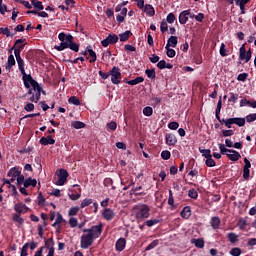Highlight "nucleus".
Segmentation results:
<instances>
[{
	"instance_id": "nucleus-1",
	"label": "nucleus",
	"mask_w": 256,
	"mask_h": 256,
	"mask_svg": "<svg viewBox=\"0 0 256 256\" xmlns=\"http://www.w3.org/2000/svg\"><path fill=\"white\" fill-rule=\"evenodd\" d=\"M103 231V224L92 226L90 229H84L81 236L80 245L82 249H89L95 239L101 237Z\"/></svg>"
},
{
	"instance_id": "nucleus-2",
	"label": "nucleus",
	"mask_w": 256,
	"mask_h": 256,
	"mask_svg": "<svg viewBox=\"0 0 256 256\" xmlns=\"http://www.w3.org/2000/svg\"><path fill=\"white\" fill-rule=\"evenodd\" d=\"M59 41H61L60 45L54 46L56 51H65V49H71L75 53H79V44L73 42V35L65 34V32H61L58 35Z\"/></svg>"
},
{
	"instance_id": "nucleus-3",
	"label": "nucleus",
	"mask_w": 256,
	"mask_h": 256,
	"mask_svg": "<svg viewBox=\"0 0 256 256\" xmlns=\"http://www.w3.org/2000/svg\"><path fill=\"white\" fill-rule=\"evenodd\" d=\"M53 245L54 242L52 238L46 240L45 246L40 247V249L35 252L34 256H43V251L45 250V247L48 249L47 256H55V248L53 247Z\"/></svg>"
},
{
	"instance_id": "nucleus-4",
	"label": "nucleus",
	"mask_w": 256,
	"mask_h": 256,
	"mask_svg": "<svg viewBox=\"0 0 256 256\" xmlns=\"http://www.w3.org/2000/svg\"><path fill=\"white\" fill-rule=\"evenodd\" d=\"M23 77V82H24V86L26 87V89H34L37 88V86L39 85V83H37V81H35L33 79V77H31V75H27V73L22 74Z\"/></svg>"
},
{
	"instance_id": "nucleus-5",
	"label": "nucleus",
	"mask_w": 256,
	"mask_h": 256,
	"mask_svg": "<svg viewBox=\"0 0 256 256\" xmlns=\"http://www.w3.org/2000/svg\"><path fill=\"white\" fill-rule=\"evenodd\" d=\"M110 75H111V82L113 83V85H119V83H121V70L117 67H113L112 70L110 71Z\"/></svg>"
},
{
	"instance_id": "nucleus-6",
	"label": "nucleus",
	"mask_w": 256,
	"mask_h": 256,
	"mask_svg": "<svg viewBox=\"0 0 256 256\" xmlns=\"http://www.w3.org/2000/svg\"><path fill=\"white\" fill-rule=\"evenodd\" d=\"M138 211L136 212L137 219H148L149 217V206L140 205L137 207Z\"/></svg>"
},
{
	"instance_id": "nucleus-7",
	"label": "nucleus",
	"mask_w": 256,
	"mask_h": 256,
	"mask_svg": "<svg viewBox=\"0 0 256 256\" xmlns=\"http://www.w3.org/2000/svg\"><path fill=\"white\" fill-rule=\"evenodd\" d=\"M23 43H25L23 39L16 40L14 46L10 49V53L14 50V55H17V53L21 55V52L25 49V44Z\"/></svg>"
},
{
	"instance_id": "nucleus-8",
	"label": "nucleus",
	"mask_w": 256,
	"mask_h": 256,
	"mask_svg": "<svg viewBox=\"0 0 256 256\" xmlns=\"http://www.w3.org/2000/svg\"><path fill=\"white\" fill-rule=\"evenodd\" d=\"M119 41V36L116 34H110L107 38L101 41L102 47H109V45H113Z\"/></svg>"
},
{
	"instance_id": "nucleus-9",
	"label": "nucleus",
	"mask_w": 256,
	"mask_h": 256,
	"mask_svg": "<svg viewBox=\"0 0 256 256\" xmlns=\"http://www.w3.org/2000/svg\"><path fill=\"white\" fill-rule=\"evenodd\" d=\"M67 177H69V173L65 169H60L58 173V180L56 181V185L63 186L67 183Z\"/></svg>"
},
{
	"instance_id": "nucleus-10",
	"label": "nucleus",
	"mask_w": 256,
	"mask_h": 256,
	"mask_svg": "<svg viewBox=\"0 0 256 256\" xmlns=\"http://www.w3.org/2000/svg\"><path fill=\"white\" fill-rule=\"evenodd\" d=\"M240 59L241 61H245V63H249L251 61V49L246 52L245 45H242L240 47Z\"/></svg>"
},
{
	"instance_id": "nucleus-11",
	"label": "nucleus",
	"mask_w": 256,
	"mask_h": 256,
	"mask_svg": "<svg viewBox=\"0 0 256 256\" xmlns=\"http://www.w3.org/2000/svg\"><path fill=\"white\" fill-rule=\"evenodd\" d=\"M16 61L18 63V69L22 75H25V62L23 61V58H21V55H19V52H16Z\"/></svg>"
},
{
	"instance_id": "nucleus-12",
	"label": "nucleus",
	"mask_w": 256,
	"mask_h": 256,
	"mask_svg": "<svg viewBox=\"0 0 256 256\" xmlns=\"http://www.w3.org/2000/svg\"><path fill=\"white\" fill-rule=\"evenodd\" d=\"M228 159L230 161H239V159H241V154L235 150H231L228 151L227 155Z\"/></svg>"
},
{
	"instance_id": "nucleus-13",
	"label": "nucleus",
	"mask_w": 256,
	"mask_h": 256,
	"mask_svg": "<svg viewBox=\"0 0 256 256\" xmlns=\"http://www.w3.org/2000/svg\"><path fill=\"white\" fill-rule=\"evenodd\" d=\"M14 210L16 213H27V211H29V207L23 203H17L14 205Z\"/></svg>"
},
{
	"instance_id": "nucleus-14",
	"label": "nucleus",
	"mask_w": 256,
	"mask_h": 256,
	"mask_svg": "<svg viewBox=\"0 0 256 256\" xmlns=\"http://www.w3.org/2000/svg\"><path fill=\"white\" fill-rule=\"evenodd\" d=\"M102 215L106 221H111L115 217V212L109 208H105Z\"/></svg>"
},
{
	"instance_id": "nucleus-15",
	"label": "nucleus",
	"mask_w": 256,
	"mask_h": 256,
	"mask_svg": "<svg viewBox=\"0 0 256 256\" xmlns=\"http://www.w3.org/2000/svg\"><path fill=\"white\" fill-rule=\"evenodd\" d=\"M187 15H189V10H184L180 13L179 23L181 25H185V23H187V21H189V17Z\"/></svg>"
},
{
	"instance_id": "nucleus-16",
	"label": "nucleus",
	"mask_w": 256,
	"mask_h": 256,
	"mask_svg": "<svg viewBox=\"0 0 256 256\" xmlns=\"http://www.w3.org/2000/svg\"><path fill=\"white\" fill-rule=\"evenodd\" d=\"M125 245H127V240L125 238H120L116 242V251H123L125 249Z\"/></svg>"
},
{
	"instance_id": "nucleus-17",
	"label": "nucleus",
	"mask_w": 256,
	"mask_h": 256,
	"mask_svg": "<svg viewBox=\"0 0 256 256\" xmlns=\"http://www.w3.org/2000/svg\"><path fill=\"white\" fill-rule=\"evenodd\" d=\"M40 145H55V139H53L51 136L48 137H42L39 140Z\"/></svg>"
},
{
	"instance_id": "nucleus-18",
	"label": "nucleus",
	"mask_w": 256,
	"mask_h": 256,
	"mask_svg": "<svg viewBox=\"0 0 256 256\" xmlns=\"http://www.w3.org/2000/svg\"><path fill=\"white\" fill-rule=\"evenodd\" d=\"M165 139L169 146H173L177 143V137L175 134H166Z\"/></svg>"
},
{
	"instance_id": "nucleus-19",
	"label": "nucleus",
	"mask_w": 256,
	"mask_h": 256,
	"mask_svg": "<svg viewBox=\"0 0 256 256\" xmlns=\"http://www.w3.org/2000/svg\"><path fill=\"white\" fill-rule=\"evenodd\" d=\"M142 11L146 13V15H149V17H153V15H155V8H153L151 4H146Z\"/></svg>"
},
{
	"instance_id": "nucleus-20",
	"label": "nucleus",
	"mask_w": 256,
	"mask_h": 256,
	"mask_svg": "<svg viewBox=\"0 0 256 256\" xmlns=\"http://www.w3.org/2000/svg\"><path fill=\"white\" fill-rule=\"evenodd\" d=\"M191 244L195 245V247H197V249H203V247H205V240H203L201 238L192 239Z\"/></svg>"
},
{
	"instance_id": "nucleus-21",
	"label": "nucleus",
	"mask_w": 256,
	"mask_h": 256,
	"mask_svg": "<svg viewBox=\"0 0 256 256\" xmlns=\"http://www.w3.org/2000/svg\"><path fill=\"white\" fill-rule=\"evenodd\" d=\"M177 43H178V41H177V36H171V37L168 39V42H167V44H166L165 49H169V47L175 48V47H177Z\"/></svg>"
},
{
	"instance_id": "nucleus-22",
	"label": "nucleus",
	"mask_w": 256,
	"mask_h": 256,
	"mask_svg": "<svg viewBox=\"0 0 256 256\" xmlns=\"http://www.w3.org/2000/svg\"><path fill=\"white\" fill-rule=\"evenodd\" d=\"M32 91L35 92L34 97L39 101L41 99V93L45 95V91H43V88L38 84L36 88H32Z\"/></svg>"
},
{
	"instance_id": "nucleus-23",
	"label": "nucleus",
	"mask_w": 256,
	"mask_h": 256,
	"mask_svg": "<svg viewBox=\"0 0 256 256\" xmlns=\"http://www.w3.org/2000/svg\"><path fill=\"white\" fill-rule=\"evenodd\" d=\"M210 224L213 229H219V225H221V219L217 216H214L211 218Z\"/></svg>"
},
{
	"instance_id": "nucleus-24",
	"label": "nucleus",
	"mask_w": 256,
	"mask_h": 256,
	"mask_svg": "<svg viewBox=\"0 0 256 256\" xmlns=\"http://www.w3.org/2000/svg\"><path fill=\"white\" fill-rule=\"evenodd\" d=\"M87 51L90 57L89 62L90 63H95V61H97V54L95 53V51H93V49L91 48V46L87 47Z\"/></svg>"
},
{
	"instance_id": "nucleus-25",
	"label": "nucleus",
	"mask_w": 256,
	"mask_h": 256,
	"mask_svg": "<svg viewBox=\"0 0 256 256\" xmlns=\"http://www.w3.org/2000/svg\"><path fill=\"white\" fill-rule=\"evenodd\" d=\"M24 187H37V180L33 178H27L24 180Z\"/></svg>"
},
{
	"instance_id": "nucleus-26",
	"label": "nucleus",
	"mask_w": 256,
	"mask_h": 256,
	"mask_svg": "<svg viewBox=\"0 0 256 256\" xmlns=\"http://www.w3.org/2000/svg\"><path fill=\"white\" fill-rule=\"evenodd\" d=\"M145 81V78L141 77V76H138L136 77L135 79L133 80H128L126 81V83L128 85H139V83H143Z\"/></svg>"
},
{
	"instance_id": "nucleus-27",
	"label": "nucleus",
	"mask_w": 256,
	"mask_h": 256,
	"mask_svg": "<svg viewBox=\"0 0 256 256\" xmlns=\"http://www.w3.org/2000/svg\"><path fill=\"white\" fill-rule=\"evenodd\" d=\"M20 174H21V170H19V168H17V167L11 168L8 171V177H15V178H17Z\"/></svg>"
},
{
	"instance_id": "nucleus-28",
	"label": "nucleus",
	"mask_w": 256,
	"mask_h": 256,
	"mask_svg": "<svg viewBox=\"0 0 256 256\" xmlns=\"http://www.w3.org/2000/svg\"><path fill=\"white\" fill-rule=\"evenodd\" d=\"M181 217H183V219H189V217H191V208L188 206L184 207L181 211Z\"/></svg>"
},
{
	"instance_id": "nucleus-29",
	"label": "nucleus",
	"mask_w": 256,
	"mask_h": 256,
	"mask_svg": "<svg viewBox=\"0 0 256 256\" xmlns=\"http://www.w3.org/2000/svg\"><path fill=\"white\" fill-rule=\"evenodd\" d=\"M237 226L239 227V229L241 231H245L247 229V219L240 218L238 223H237Z\"/></svg>"
},
{
	"instance_id": "nucleus-30",
	"label": "nucleus",
	"mask_w": 256,
	"mask_h": 256,
	"mask_svg": "<svg viewBox=\"0 0 256 256\" xmlns=\"http://www.w3.org/2000/svg\"><path fill=\"white\" fill-rule=\"evenodd\" d=\"M227 127V129H231L232 125H235L234 118L222 119V122Z\"/></svg>"
},
{
	"instance_id": "nucleus-31",
	"label": "nucleus",
	"mask_w": 256,
	"mask_h": 256,
	"mask_svg": "<svg viewBox=\"0 0 256 256\" xmlns=\"http://www.w3.org/2000/svg\"><path fill=\"white\" fill-rule=\"evenodd\" d=\"M34 9H38V11H43L44 6H43V2L39 1V0H32L31 1Z\"/></svg>"
},
{
	"instance_id": "nucleus-32",
	"label": "nucleus",
	"mask_w": 256,
	"mask_h": 256,
	"mask_svg": "<svg viewBox=\"0 0 256 256\" xmlns=\"http://www.w3.org/2000/svg\"><path fill=\"white\" fill-rule=\"evenodd\" d=\"M227 238L229 239L230 243H237V241H239V235L233 232L228 233Z\"/></svg>"
},
{
	"instance_id": "nucleus-33",
	"label": "nucleus",
	"mask_w": 256,
	"mask_h": 256,
	"mask_svg": "<svg viewBox=\"0 0 256 256\" xmlns=\"http://www.w3.org/2000/svg\"><path fill=\"white\" fill-rule=\"evenodd\" d=\"M14 65H15V56H13V54H10L8 56L6 69H11V67H13Z\"/></svg>"
},
{
	"instance_id": "nucleus-34",
	"label": "nucleus",
	"mask_w": 256,
	"mask_h": 256,
	"mask_svg": "<svg viewBox=\"0 0 256 256\" xmlns=\"http://www.w3.org/2000/svg\"><path fill=\"white\" fill-rule=\"evenodd\" d=\"M132 35L131 31L127 30L122 34H119V39L122 42H125L129 39V36Z\"/></svg>"
},
{
	"instance_id": "nucleus-35",
	"label": "nucleus",
	"mask_w": 256,
	"mask_h": 256,
	"mask_svg": "<svg viewBox=\"0 0 256 256\" xmlns=\"http://www.w3.org/2000/svg\"><path fill=\"white\" fill-rule=\"evenodd\" d=\"M91 203H93V199H91V198H86V199L82 200V202L80 204V209H85V207H89V205H91Z\"/></svg>"
},
{
	"instance_id": "nucleus-36",
	"label": "nucleus",
	"mask_w": 256,
	"mask_h": 256,
	"mask_svg": "<svg viewBox=\"0 0 256 256\" xmlns=\"http://www.w3.org/2000/svg\"><path fill=\"white\" fill-rule=\"evenodd\" d=\"M61 223H63V215H61V213H58L55 222L52 224V227L59 228V225H61Z\"/></svg>"
},
{
	"instance_id": "nucleus-37",
	"label": "nucleus",
	"mask_w": 256,
	"mask_h": 256,
	"mask_svg": "<svg viewBox=\"0 0 256 256\" xmlns=\"http://www.w3.org/2000/svg\"><path fill=\"white\" fill-rule=\"evenodd\" d=\"M72 127L74 129H85V123H83L81 121H74V122H72Z\"/></svg>"
},
{
	"instance_id": "nucleus-38",
	"label": "nucleus",
	"mask_w": 256,
	"mask_h": 256,
	"mask_svg": "<svg viewBox=\"0 0 256 256\" xmlns=\"http://www.w3.org/2000/svg\"><path fill=\"white\" fill-rule=\"evenodd\" d=\"M234 125H238V127H245V118H234Z\"/></svg>"
},
{
	"instance_id": "nucleus-39",
	"label": "nucleus",
	"mask_w": 256,
	"mask_h": 256,
	"mask_svg": "<svg viewBox=\"0 0 256 256\" xmlns=\"http://www.w3.org/2000/svg\"><path fill=\"white\" fill-rule=\"evenodd\" d=\"M80 209H81L80 207H72V208H70V210L68 211L69 217H75V215H77V213H79Z\"/></svg>"
},
{
	"instance_id": "nucleus-40",
	"label": "nucleus",
	"mask_w": 256,
	"mask_h": 256,
	"mask_svg": "<svg viewBox=\"0 0 256 256\" xmlns=\"http://www.w3.org/2000/svg\"><path fill=\"white\" fill-rule=\"evenodd\" d=\"M68 103H70L71 105H81V101H79V98H77L76 96H71L68 99Z\"/></svg>"
},
{
	"instance_id": "nucleus-41",
	"label": "nucleus",
	"mask_w": 256,
	"mask_h": 256,
	"mask_svg": "<svg viewBox=\"0 0 256 256\" xmlns=\"http://www.w3.org/2000/svg\"><path fill=\"white\" fill-rule=\"evenodd\" d=\"M143 115L146 117H151L153 115V108L150 106H147L143 109Z\"/></svg>"
},
{
	"instance_id": "nucleus-42",
	"label": "nucleus",
	"mask_w": 256,
	"mask_h": 256,
	"mask_svg": "<svg viewBox=\"0 0 256 256\" xmlns=\"http://www.w3.org/2000/svg\"><path fill=\"white\" fill-rule=\"evenodd\" d=\"M145 73H146L148 79H155V77H156L155 69H146Z\"/></svg>"
},
{
	"instance_id": "nucleus-43",
	"label": "nucleus",
	"mask_w": 256,
	"mask_h": 256,
	"mask_svg": "<svg viewBox=\"0 0 256 256\" xmlns=\"http://www.w3.org/2000/svg\"><path fill=\"white\" fill-rule=\"evenodd\" d=\"M166 49V55L167 57H170V59H173L177 53L175 52L174 49H171V47L165 48Z\"/></svg>"
},
{
	"instance_id": "nucleus-44",
	"label": "nucleus",
	"mask_w": 256,
	"mask_h": 256,
	"mask_svg": "<svg viewBox=\"0 0 256 256\" xmlns=\"http://www.w3.org/2000/svg\"><path fill=\"white\" fill-rule=\"evenodd\" d=\"M159 245V240L152 241L145 249V251H151V249H155Z\"/></svg>"
},
{
	"instance_id": "nucleus-45",
	"label": "nucleus",
	"mask_w": 256,
	"mask_h": 256,
	"mask_svg": "<svg viewBox=\"0 0 256 256\" xmlns=\"http://www.w3.org/2000/svg\"><path fill=\"white\" fill-rule=\"evenodd\" d=\"M188 196L191 197V199H197V197H199V194L197 193V190L191 188L188 191Z\"/></svg>"
},
{
	"instance_id": "nucleus-46",
	"label": "nucleus",
	"mask_w": 256,
	"mask_h": 256,
	"mask_svg": "<svg viewBox=\"0 0 256 256\" xmlns=\"http://www.w3.org/2000/svg\"><path fill=\"white\" fill-rule=\"evenodd\" d=\"M237 99H239V95L231 92L228 99L229 103H237Z\"/></svg>"
},
{
	"instance_id": "nucleus-47",
	"label": "nucleus",
	"mask_w": 256,
	"mask_h": 256,
	"mask_svg": "<svg viewBox=\"0 0 256 256\" xmlns=\"http://www.w3.org/2000/svg\"><path fill=\"white\" fill-rule=\"evenodd\" d=\"M161 157H162V159L167 161V160L171 159V152L169 150H164L161 153Z\"/></svg>"
},
{
	"instance_id": "nucleus-48",
	"label": "nucleus",
	"mask_w": 256,
	"mask_h": 256,
	"mask_svg": "<svg viewBox=\"0 0 256 256\" xmlns=\"http://www.w3.org/2000/svg\"><path fill=\"white\" fill-rule=\"evenodd\" d=\"M13 221L19 223V225H23V223H25V220H23V218H21V215L19 214H14Z\"/></svg>"
},
{
	"instance_id": "nucleus-49",
	"label": "nucleus",
	"mask_w": 256,
	"mask_h": 256,
	"mask_svg": "<svg viewBox=\"0 0 256 256\" xmlns=\"http://www.w3.org/2000/svg\"><path fill=\"white\" fill-rule=\"evenodd\" d=\"M206 165L207 167H215L216 163L215 160H213V156L206 158Z\"/></svg>"
},
{
	"instance_id": "nucleus-50",
	"label": "nucleus",
	"mask_w": 256,
	"mask_h": 256,
	"mask_svg": "<svg viewBox=\"0 0 256 256\" xmlns=\"http://www.w3.org/2000/svg\"><path fill=\"white\" fill-rule=\"evenodd\" d=\"M245 121H247V123H253V121H256V113L247 115Z\"/></svg>"
},
{
	"instance_id": "nucleus-51",
	"label": "nucleus",
	"mask_w": 256,
	"mask_h": 256,
	"mask_svg": "<svg viewBox=\"0 0 256 256\" xmlns=\"http://www.w3.org/2000/svg\"><path fill=\"white\" fill-rule=\"evenodd\" d=\"M218 147H219L222 155H227V153H229V151H231V149H227L225 147V145H223V144H218Z\"/></svg>"
},
{
	"instance_id": "nucleus-52",
	"label": "nucleus",
	"mask_w": 256,
	"mask_h": 256,
	"mask_svg": "<svg viewBox=\"0 0 256 256\" xmlns=\"http://www.w3.org/2000/svg\"><path fill=\"white\" fill-rule=\"evenodd\" d=\"M169 29V25H167V21L163 20L160 25V31L161 33H165Z\"/></svg>"
},
{
	"instance_id": "nucleus-53",
	"label": "nucleus",
	"mask_w": 256,
	"mask_h": 256,
	"mask_svg": "<svg viewBox=\"0 0 256 256\" xmlns=\"http://www.w3.org/2000/svg\"><path fill=\"white\" fill-rule=\"evenodd\" d=\"M200 153H202V155H203V157H205V159H208L209 157L213 156V155H211V150H209V149L200 150Z\"/></svg>"
},
{
	"instance_id": "nucleus-54",
	"label": "nucleus",
	"mask_w": 256,
	"mask_h": 256,
	"mask_svg": "<svg viewBox=\"0 0 256 256\" xmlns=\"http://www.w3.org/2000/svg\"><path fill=\"white\" fill-rule=\"evenodd\" d=\"M168 129H171L172 131H177V129H179V123H177V122H170L168 124Z\"/></svg>"
},
{
	"instance_id": "nucleus-55",
	"label": "nucleus",
	"mask_w": 256,
	"mask_h": 256,
	"mask_svg": "<svg viewBox=\"0 0 256 256\" xmlns=\"http://www.w3.org/2000/svg\"><path fill=\"white\" fill-rule=\"evenodd\" d=\"M28 249H29V243L24 244L21 249L20 256H27Z\"/></svg>"
},
{
	"instance_id": "nucleus-56",
	"label": "nucleus",
	"mask_w": 256,
	"mask_h": 256,
	"mask_svg": "<svg viewBox=\"0 0 256 256\" xmlns=\"http://www.w3.org/2000/svg\"><path fill=\"white\" fill-rule=\"evenodd\" d=\"M78 223H79V221L77 220V218L71 217V218L69 219V225H70V227H72V228L77 227Z\"/></svg>"
},
{
	"instance_id": "nucleus-57",
	"label": "nucleus",
	"mask_w": 256,
	"mask_h": 256,
	"mask_svg": "<svg viewBox=\"0 0 256 256\" xmlns=\"http://www.w3.org/2000/svg\"><path fill=\"white\" fill-rule=\"evenodd\" d=\"M232 135H235L233 130H222V137H232Z\"/></svg>"
},
{
	"instance_id": "nucleus-58",
	"label": "nucleus",
	"mask_w": 256,
	"mask_h": 256,
	"mask_svg": "<svg viewBox=\"0 0 256 256\" xmlns=\"http://www.w3.org/2000/svg\"><path fill=\"white\" fill-rule=\"evenodd\" d=\"M230 255L240 256L241 255V248H232L231 251H230Z\"/></svg>"
},
{
	"instance_id": "nucleus-59",
	"label": "nucleus",
	"mask_w": 256,
	"mask_h": 256,
	"mask_svg": "<svg viewBox=\"0 0 256 256\" xmlns=\"http://www.w3.org/2000/svg\"><path fill=\"white\" fill-rule=\"evenodd\" d=\"M166 21L170 24L175 23V14L169 13L166 17Z\"/></svg>"
},
{
	"instance_id": "nucleus-60",
	"label": "nucleus",
	"mask_w": 256,
	"mask_h": 256,
	"mask_svg": "<svg viewBox=\"0 0 256 256\" xmlns=\"http://www.w3.org/2000/svg\"><path fill=\"white\" fill-rule=\"evenodd\" d=\"M27 113H31L35 109V105L33 103H27L24 107Z\"/></svg>"
},
{
	"instance_id": "nucleus-61",
	"label": "nucleus",
	"mask_w": 256,
	"mask_h": 256,
	"mask_svg": "<svg viewBox=\"0 0 256 256\" xmlns=\"http://www.w3.org/2000/svg\"><path fill=\"white\" fill-rule=\"evenodd\" d=\"M220 55L221 57H227V49H225V43H222L220 46Z\"/></svg>"
},
{
	"instance_id": "nucleus-62",
	"label": "nucleus",
	"mask_w": 256,
	"mask_h": 256,
	"mask_svg": "<svg viewBox=\"0 0 256 256\" xmlns=\"http://www.w3.org/2000/svg\"><path fill=\"white\" fill-rule=\"evenodd\" d=\"M247 77H249V74H247V73H242V74H239V75H238L237 80H238V81L245 82V81H247Z\"/></svg>"
},
{
	"instance_id": "nucleus-63",
	"label": "nucleus",
	"mask_w": 256,
	"mask_h": 256,
	"mask_svg": "<svg viewBox=\"0 0 256 256\" xmlns=\"http://www.w3.org/2000/svg\"><path fill=\"white\" fill-rule=\"evenodd\" d=\"M107 127L110 129V131H115L117 129V122L111 121L107 124Z\"/></svg>"
},
{
	"instance_id": "nucleus-64",
	"label": "nucleus",
	"mask_w": 256,
	"mask_h": 256,
	"mask_svg": "<svg viewBox=\"0 0 256 256\" xmlns=\"http://www.w3.org/2000/svg\"><path fill=\"white\" fill-rule=\"evenodd\" d=\"M159 56H157V54H152L151 57L149 58V61L151 63H159Z\"/></svg>"
}]
</instances>
